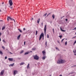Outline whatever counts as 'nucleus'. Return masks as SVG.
I'll return each mask as SVG.
<instances>
[{
	"label": "nucleus",
	"mask_w": 76,
	"mask_h": 76,
	"mask_svg": "<svg viewBox=\"0 0 76 76\" xmlns=\"http://www.w3.org/2000/svg\"><path fill=\"white\" fill-rule=\"evenodd\" d=\"M66 62V61L64 60H63L62 59H59L57 61V63L58 64H63Z\"/></svg>",
	"instance_id": "nucleus-1"
},
{
	"label": "nucleus",
	"mask_w": 76,
	"mask_h": 76,
	"mask_svg": "<svg viewBox=\"0 0 76 76\" xmlns=\"http://www.w3.org/2000/svg\"><path fill=\"white\" fill-rule=\"evenodd\" d=\"M20 34L17 37L18 39H19L20 38Z\"/></svg>",
	"instance_id": "nucleus-14"
},
{
	"label": "nucleus",
	"mask_w": 76,
	"mask_h": 76,
	"mask_svg": "<svg viewBox=\"0 0 76 76\" xmlns=\"http://www.w3.org/2000/svg\"><path fill=\"white\" fill-rule=\"evenodd\" d=\"M9 2L10 6H11L13 5V2H12V0H10Z\"/></svg>",
	"instance_id": "nucleus-3"
},
{
	"label": "nucleus",
	"mask_w": 76,
	"mask_h": 76,
	"mask_svg": "<svg viewBox=\"0 0 76 76\" xmlns=\"http://www.w3.org/2000/svg\"><path fill=\"white\" fill-rule=\"evenodd\" d=\"M74 66L75 67H76V65H75Z\"/></svg>",
	"instance_id": "nucleus-49"
},
{
	"label": "nucleus",
	"mask_w": 76,
	"mask_h": 76,
	"mask_svg": "<svg viewBox=\"0 0 76 76\" xmlns=\"http://www.w3.org/2000/svg\"><path fill=\"white\" fill-rule=\"evenodd\" d=\"M25 64V63H24L23 62H22L21 63L20 65V66H22V65H23V64Z\"/></svg>",
	"instance_id": "nucleus-20"
},
{
	"label": "nucleus",
	"mask_w": 76,
	"mask_h": 76,
	"mask_svg": "<svg viewBox=\"0 0 76 76\" xmlns=\"http://www.w3.org/2000/svg\"><path fill=\"white\" fill-rule=\"evenodd\" d=\"M68 16H69V15H68Z\"/></svg>",
	"instance_id": "nucleus-61"
},
{
	"label": "nucleus",
	"mask_w": 76,
	"mask_h": 76,
	"mask_svg": "<svg viewBox=\"0 0 76 76\" xmlns=\"http://www.w3.org/2000/svg\"><path fill=\"white\" fill-rule=\"evenodd\" d=\"M37 34H38V31H36V34H35L36 35H37Z\"/></svg>",
	"instance_id": "nucleus-23"
},
{
	"label": "nucleus",
	"mask_w": 76,
	"mask_h": 76,
	"mask_svg": "<svg viewBox=\"0 0 76 76\" xmlns=\"http://www.w3.org/2000/svg\"><path fill=\"white\" fill-rule=\"evenodd\" d=\"M57 42H58V43H59V44H60V42H59V41H58Z\"/></svg>",
	"instance_id": "nucleus-43"
},
{
	"label": "nucleus",
	"mask_w": 76,
	"mask_h": 76,
	"mask_svg": "<svg viewBox=\"0 0 76 76\" xmlns=\"http://www.w3.org/2000/svg\"><path fill=\"white\" fill-rule=\"evenodd\" d=\"M40 21V18H39L37 20V23H39V21Z\"/></svg>",
	"instance_id": "nucleus-11"
},
{
	"label": "nucleus",
	"mask_w": 76,
	"mask_h": 76,
	"mask_svg": "<svg viewBox=\"0 0 76 76\" xmlns=\"http://www.w3.org/2000/svg\"><path fill=\"white\" fill-rule=\"evenodd\" d=\"M75 34H76V32L75 33Z\"/></svg>",
	"instance_id": "nucleus-63"
},
{
	"label": "nucleus",
	"mask_w": 76,
	"mask_h": 76,
	"mask_svg": "<svg viewBox=\"0 0 76 76\" xmlns=\"http://www.w3.org/2000/svg\"><path fill=\"white\" fill-rule=\"evenodd\" d=\"M13 59L12 58H9L8 59V60L9 61H13Z\"/></svg>",
	"instance_id": "nucleus-10"
},
{
	"label": "nucleus",
	"mask_w": 76,
	"mask_h": 76,
	"mask_svg": "<svg viewBox=\"0 0 76 76\" xmlns=\"http://www.w3.org/2000/svg\"><path fill=\"white\" fill-rule=\"evenodd\" d=\"M53 33H54V28H53Z\"/></svg>",
	"instance_id": "nucleus-37"
},
{
	"label": "nucleus",
	"mask_w": 76,
	"mask_h": 76,
	"mask_svg": "<svg viewBox=\"0 0 76 76\" xmlns=\"http://www.w3.org/2000/svg\"><path fill=\"white\" fill-rule=\"evenodd\" d=\"M29 67V64H28L27 65V69H28Z\"/></svg>",
	"instance_id": "nucleus-24"
},
{
	"label": "nucleus",
	"mask_w": 76,
	"mask_h": 76,
	"mask_svg": "<svg viewBox=\"0 0 76 76\" xmlns=\"http://www.w3.org/2000/svg\"><path fill=\"white\" fill-rule=\"evenodd\" d=\"M2 48H3V50H5V47H4V46H2Z\"/></svg>",
	"instance_id": "nucleus-29"
},
{
	"label": "nucleus",
	"mask_w": 76,
	"mask_h": 76,
	"mask_svg": "<svg viewBox=\"0 0 76 76\" xmlns=\"http://www.w3.org/2000/svg\"><path fill=\"white\" fill-rule=\"evenodd\" d=\"M7 56H5V59H7Z\"/></svg>",
	"instance_id": "nucleus-33"
},
{
	"label": "nucleus",
	"mask_w": 76,
	"mask_h": 76,
	"mask_svg": "<svg viewBox=\"0 0 76 76\" xmlns=\"http://www.w3.org/2000/svg\"><path fill=\"white\" fill-rule=\"evenodd\" d=\"M60 29H61V30L62 31H63V32H65V31H66V30H63L62 29V28H60Z\"/></svg>",
	"instance_id": "nucleus-19"
},
{
	"label": "nucleus",
	"mask_w": 76,
	"mask_h": 76,
	"mask_svg": "<svg viewBox=\"0 0 76 76\" xmlns=\"http://www.w3.org/2000/svg\"><path fill=\"white\" fill-rule=\"evenodd\" d=\"M31 53H32V51H30Z\"/></svg>",
	"instance_id": "nucleus-58"
},
{
	"label": "nucleus",
	"mask_w": 76,
	"mask_h": 76,
	"mask_svg": "<svg viewBox=\"0 0 76 76\" xmlns=\"http://www.w3.org/2000/svg\"><path fill=\"white\" fill-rule=\"evenodd\" d=\"M31 20H34V18H31Z\"/></svg>",
	"instance_id": "nucleus-39"
},
{
	"label": "nucleus",
	"mask_w": 76,
	"mask_h": 76,
	"mask_svg": "<svg viewBox=\"0 0 76 76\" xmlns=\"http://www.w3.org/2000/svg\"><path fill=\"white\" fill-rule=\"evenodd\" d=\"M48 15H50V13H49V14H48Z\"/></svg>",
	"instance_id": "nucleus-59"
},
{
	"label": "nucleus",
	"mask_w": 76,
	"mask_h": 76,
	"mask_svg": "<svg viewBox=\"0 0 76 76\" xmlns=\"http://www.w3.org/2000/svg\"><path fill=\"white\" fill-rule=\"evenodd\" d=\"M12 20H13V21H14V22H15V20H14V19H12Z\"/></svg>",
	"instance_id": "nucleus-38"
},
{
	"label": "nucleus",
	"mask_w": 76,
	"mask_h": 76,
	"mask_svg": "<svg viewBox=\"0 0 76 76\" xmlns=\"http://www.w3.org/2000/svg\"><path fill=\"white\" fill-rule=\"evenodd\" d=\"M34 58L35 59V60H38V59H39V57L37 55L34 56Z\"/></svg>",
	"instance_id": "nucleus-2"
},
{
	"label": "nucleus",
	"mask_w": 76,
	"mask_h": 76,
	"mask_svg": "<svg viewBox=\"0 0 76 76\" xmlns=\"http://www.w3.org/2000/svg\"><path fill=\"white\" fill-rule=\"evenodd\" d=\"M18 73V72L16 70H15L14 71V76H15L16 75V74H17V73Z\"/></svg>",
	"instance_id": "nucleus-5"
},
{
	"label": "nucleus",
	"mask_w": 76,
	"mask_h": 76,
	"mask_svg": "<svg viewBox=\"0 0 76 76\" xmlns=\"http://www.w3.org/2000/svg\"><path fill=\"white\" fill-rule=\"evenodd\" d=\"M5 28H6V27H5V26L3 27L2 28V31L4 30V29Z\"/></svg>",
	"instance_id": "nucleus-16"
},
{
	"label": "nucleus",
	"mask_w": 76,
	"mask_h": 76,
	"mask_svg": "<svg viewBox=\"0 0 76 76\" xmlns=\"http://www.w3.org/2000/svg\"><path fill=\"white\" fill-rule=\"evenodd\" d=\"M45 58H46V56H44L42 58V60H45Z\"/></svg>",
	"instance_id": "nucleus-13"
},
{
	"label": "nucleus",
	"mask_w": 76,
	"mask_h": 76,
	"mask_svg": "<svg viewBox=\"0 0 76 76\" xmlns=\"http://www.w3.org/2000/svg\"><path fill=\"white\" fill-rule=\"evenodd\" d=\"M11 9H12V7H11Z\"/></svg>",
	"instance_id": "nucleus-56"
},
{
	"label": "nucleus",
	"mask_w": 76,
	"mask_h": 76,
	"mask_svg": "<svg viewBox=\"0 0 76 76\" xmlns=\"http://www.w3.org/2000/svg\"><path fill=\"white\" fill-rule=\"evenodd\" d=\"M73 38H75V37H74L72 38V39H73Z\"/></svg>",
	"instance_id": "nucleus-51"
},
{
	"label": "nucleus",
	"mask_w": 76,
	"mask_h": 76,
	"mask_svg": "<svg viewBox=\"0 0 76 76\" xmlns=\"http://www.w3.org/2000/svg\"><path fill=\"white\" fill-rule=\"evenodd\" d=\"M15 64L14 63H13L12 64H10V65L9 66H13V65Z\"/></svg>",
	"instance_id": "nucleus-18"
},
{
	"label": "nucleus",
	"mask_w": 76,
	"mask_h": 76,
	"mask_svg": "<svg viewBox=\"0 0 76 76\" xmlns=\"http://www.w3.org/2000/svg\"><path fill=\"white\" fill-rule=\"evenodd\" d=\"M26 43V42L25 41L24 43V45H25V43Z\"/></svg>",
	"instance_id": "nucleus-35"
},
{
	"label": "nucleus",
	"mask_w": 76,
	"mask_h": 76,
	"mask_svg": "<svg viewBox=\"0 0 76 76\" xmlns=\"http://www.w3.org/2000/svg\"><path fill=\"white\" fill-rule=\"evenodd\" d=\"M49 76H51V75H50Z\"/></svg>",
	"instance_id": "nucleus-62"
},
{
	"label": "nucleus",
	"mask_w": 76,
	"mask_h": 76,
	"mask_svg": "<svg viewBox=\"0 0 76 76\" xmlns=\"http://www.w3.org/2000/svg\"><path fill=\"white\" fill-rule=\"evenodd\" d=\"M18 30L20 32L22 33V30L19 29H18Z\"/></svg>",
	"instance_id": "nucleus-22"
},
{
	"label": "nucleus",
	"mask_w": 76,
	"mask_h": 76,
	"mask_svg": "<svg viewBox=\"0 0 76 76\" xmlns=\"http://www.w3.org/2000/svg\"><path fill=\"white\" fill-rule=\"evenodd\" d=\"M23 51H23V50H22L20 52V54H22V53H23Z\"/></svg>",
	"instance_id": "nucleus-26"
},
{
	"label": "nucleus",
	"mask_w": 76,
	"mask_h": 76,
	"mask_svg": "<svg viewBox=\"0 0 76 76\" xmlns=\"http://www.w3.org/2000/svg\"><path fill=\"white\" fill-rule=\"evenodd\" d=\"M56 50H58V51H59V49H58V48H56Z\"/></svg>",
	"instance_id": "nucleus-28"
},
{
	"label": "nucleus",
	"mask_w": 76,
	"mask_h": 76,
	"mask_svg": "<svg viewBox=\"0 0 76 76\" xmlns=\"http://www.w3.org/2000/svg\"><path fill=\"white\" fill-rule=\"evenodd\" d=\"M66 21H67V19H66Z\"/></svg>",
	"instance_id": "nucleus-45"
},
{
	"label": "nucleus",
	"mask_w": 76,
	"mask_h": 76,
	"mask_svg": "<svg viewBox=\"0 0 76 76\" xmlns=\"http://www.w3.org/2000/svg\"><path fill=\"white\" fill-rule=\"evenodd\" d=\"M64 40V39H63L61 40V42H63V41Z\"/></svg>",
	"instance_id": "nucleus-40"
},
{
	"label": "nucleus",
	"mask_w": 76,
	"mask_h": 76,
	"mask_svg": "<svg viewBox=\"0 0 76 76\" xmlns=\"http://www.w3.org/2000/svg\"><path fill=\"white\" fill-rule=\"evenodd\" d=\"M59 37L60 38H61V37H62V36H59Z\"/></svg>",
	"instance_id": "nucleus-42"
},
{
	"label": "nucleus",
	"mask_w": 76,
	"mask_h": 76,
	"mask_svg": "<svg viewBox=\"0 0 76 76\" xmlns=\"http://www.w3.org/2000/svg\"><path fill=\"white\" fill-rule=\"evenodd\" d=\"M23 31H25V28H24L23 29Z\"/></svg>",
	"instance_id": "nucleus-44"
},
{
	"label": "nucleus",
	"mask_w": 76,
	"mask_h": 76,
	"mask_svg": "<svg viewBox=\"0 0 76 76\" xmlns=\"http://www.w3.org/2000/svg\"><path fill=\"white\" fill-rule=\"evenodd\" d=\"M47 38H49V35L48 34H47Z\"/></svg>",
	"instance_id": "nucleus-31"
},
{
	"label": "nucleus",
	"mask_w": 76,
	"mask_h": 76,
	"mask_svg": "<svg viewBox=\"0 0 76 76\" xmlns=\"http://www.w3.org/2000/svg\"><path fill=\"white\" fill-rule=\"evenodd\" d=\"M0 54H1V55H3V52L2 51H1V50H0Z\"/></svg>",
	"instance_id": "nucleus-17"
},
{
	"label": "nucleus",
	"mask_w": 76,
	"mask_h": 76,
	"mask_svg": "<svg viewBox=\"0 0 76 76\" xmlns=\"http://www.w3.org/2000/svg\"><path fill=\"white\" fill-rule=\"evenodd\" d=\"M47 13H45L44 15H43V16H45L47 15Z\"/></svg>",
	"instance_id": "nucleus-27"
},
{
	"label": "nucleus",
	"mask_w": 76,
	"mask_h": 76,
	"mask_svg": "<svg viewBox=\"0 0 76 76\" xmlns=\"http://www.w3.org/2000/svg\"><path fill=\"white\" fill-rule=\"evenodd\" d=\"M74 55H75V56H76V54H74Z\"/></svg>",
	"instance_id": "nucleus-50"
},
{
	"label": "nucleus",
	"mask_w": 76,
	"mask_h": 76,
	"mask_svg": "<svg viewBox=\"0 0 76 76\" xmlns=\"http://www.w3.org/2000/svg\"><path fill=\"white\" fill-rule=\"evenodd\" d=\"M46 26H47V25H45L44 28V32H45V35L46 34V30L47 29V28L46 27Z\"/></svg>",
	"instance_id": "nucleus-4"
},
{
	"label": "nucleus",
	"mask_w": 76,
	"mask_h": 76,
	"mask_svg": "<svg viewBox=\"0 0 76 76\" xmlns=\"http://www.w3.org/2000/svg\"><path fill=\"white\" fill-rule=\"evenodd\" d=\"M43 37V39H44V37Z\"/></svg>",
	"instance_id": "nucleus-55"
},
{
	"label": "nucleus",
	"mask_w": 76,
	"mask_h": 76,
	"mask_svg": "<svg viewBox=\"0 0 76 76\" xmlns=\"http://www.w3.org/2000/svg\"><path fill=\"white\" fill-rule=\"evenodd\" d=\"M45 45L46 46V47H47V41H46L45 43Z\"/></svg>",
	"instance_id": "nucleus-21"
},
{
	"label": "nucleus",
	"mask_w": 76,
	"mask_h": 76,
	"mask_svg": "<svg viewBox=\"0 0 76 76\" xmlns=\"http://www.w3.org/2000/svg\"><path fill=\"white\" fill-rule=\"evenodd\" d=\"M48 15H49L48 14L47 15V16H48Z\"/></svg>",
	"instance_id": "nucleus-57"
},
{
	"label": "nucleus",
	"mask_w": 76,
	"mask_h": 76,
	"mask_svg": "<svg viewBox=\"0 0 76 76\" xmlns=\"http://www.w3.org/2000/svg\"><path fill=\"white\" fill-rule=\"evenodd\" d=\"M30 53V52H29V51L26 52L25 53L24 55H27V54H29V53Z\"/></svg>",
	"instance_id": "nucleus-9"
},
{
	"label": "nucleus",
	"mask_w": 76,
	"mask_h": 76,
	"mask_svg": "<svg viewBox=\"0 0 76 76\" xmlns=\"http://www.w3.org/2000/svg\"><path fill=\"white\" fill-rule=\"evenodd\" d=\"M42 53H43V56H45V51H43L42 52Z\"/></svg>",
	"instance_id": "nucleus-12"
},
{
	"label": "nucleus",
	"mask_w": 76,
	"mask_h": 76,
	"mask_svg": "<svg viewBox=\"0 0 76 76\" xmlns=\"http://www.w3.org/2000/svg\"><path fill=\"white\" fill-rule=\"evenodd\" d=\"M41 26H43V23H42L41 24Z\"/></svg>",
	"instance_id": "nucleus-34"
},
{
	"label": "nucleus",
	"mask_w": 76,
	"mask_h": 76,
	"mask_svg": "<svg viewBox=\"0 0 76 76\" xmlns=\"http://www.w3.org/2000/svg\"><path fill=\"white\" fill-rule=\"evenodd\" d=\"M18 59H19V60H20V58H18Z\"/></svg>",
	"instance_id": "nucleus-47"
},
{
	"label": "nucleus",
	"mask_w": 76,
	"mask_h": 76,
	"mask_svg": "<svg viewBox=\"0 0 76 76\" xmlns=\"http://www.w3.org/2000/svg\"><path fill=\"white\" fill-rule=\"evenodd\" d=\"M0 12H1V10H0Z\"/></svg>",
	"instance_id": "nucleus-60"
},
{
	"label": "nucleus",
	"mask_w": 76,
	"mask_h": 76,
	"mask_svg": "<svg viewBox=\"0 0 76 76\" xmlns=\"http://www.w3.org/2000/svg\"><path fill=\"white\" fill-rule=\"evenodd\" d=\"M3 42H6L5 41V40H4V39L3 40Z\"/></svg>",
	"instance_id": "nucleus-36"
},
{
	"label": "nucleus",
	"mask_w": 76,
	"mask_h": 76,
	"mask_svg": "<svg viewBox=\"0 0 76 76\" xmlns=\"http://www.w3.org/2000/svg\"><path fill=\"white\" fill-rule=\"evenodd\" d=\"M59 76H62V75H60Z\"/></svg>",
	"instance_id": "nucleus-53"
},
{
	"label": "nucleus",
	"mask_w": 76,
	"mask_h": 76,
	"mask_svg": "<svg viewBox=\"0 0 76 76\" xmlns=\"http://www.w3.org/2000/svg\"><path fill=\"white\" fill-rule=\"evenodd\" d=\"M10 19L11 20H12V18L10 17H8L7 18V21H9V19Z\"/></svg>",
	"instance_id": "nucleus-7"
},
{
	"label": "nucleus",
	"mask_w": 76,
	"mask_h": 76,
	"mask_svg": "<svg viewBox=\"0 0 76 76\" xmlns=\"http://www.w3.org/2000/svg\"><path fill=\"white\" fill-rule=\"evenodd\" d=\"M36 50V48H34L32 49V51H34Z\"/></svg>",
	"instance_id": "nucleus-15"
},
{
	"label": "nucleus",
	"mask_w": 76,
	"mask_h": 76,
	"mask_svg": "<svg viewBox=\"0 0 76 76\" xmlns=\"http://www.w3.org/2000/svg\"><path fill=\"white\" fill-rule=\"evenodd\" d=\"M4 4V2H2V4Z\"/></svg>",
	"instance_id": "nucleus-48"
},
{
	"label": "nucleus",
	"mask_w": 76,
	"mask_h": 76,
	"mask_svg": "<svg viewBox=\"0 0 76 76\" xmlns=\"http://www.w3.org/2000/svg\"><path fill=\"white\" fill-rule=\"evenodd\" d=\"M1 33L0 32V36H1Z\"/></svg>",
	"instance_id": "nucleus-46"
},
{
	"label": "nucleus",
	"mask_w": 76,
	"mask_h": 76,
	"mask_svg": "<svg viewBox=\"0 0 76 76\" xmlns=\"http://www.w3.org/2000/svg\"><path fill=\"white\" fill-rule=\"evenodd\" d=\"M54 17H55V16L54 15H52V18L53 19H54Z\"/></svg>",
	"instance_id": "nucleus-25"
},
{
	"label": "nucleus",
	"mask_w": 76,
	"mask_h": 76,
	"mask_svg": "<svg viewBox=\"0 0 76 76\" xmlns=\"http://www.w3.org/2000/svg\"><path fill=\"white\" fill-rule=\"evenodd\" d=\"M4 70H2L1 72V75H3L4 74Z\"/></svg>",
	"instance_id": "nucleus-6"
},
{
	"label": "nucleus",
	"mask_w": 76,
	"mask_h": 76,
	"mask_svg": "<svg viewBox=\"0 0 76 76\" xmlns=\"http://www.w3.org/2000/svg\"><path fill=\"white\" fill-rule=\"evenodd\" d=\"M75 29H76V27H75V28H74V29H73V30H75Z\"/></svg>",
	"instance_id": "nucleus-41"
},
{
	"label": "nucleus",
	"mask_w": 76,
	"mask_h": 76,
	"mask_svg": "<svg viewBox=\"0 0 76 76\" xmlns=\"http://www.w3.org/2000/svg\"><path fill=\"white\" fill-rule=\"evenodd\" d=\"M42 38V37H41L40 36V37L39 38V40L40 41L41 40V38Z\"/></svg>",
	"instance_id": "nucleus-32"
},
{
	"label": "nucleus",
	"mask_w": 76,
	"mask_h": 76,
	"mask_svg": "<svg viewBox=\"0 0 76 76\" xmlns=\"http://www.w3.org/2000/svg\"><path fill=\"white\" fill-rule=\"evenodd\" d=\"M67 44V41H66L65 42V45H66Z\"/></svg>",
	"instance_id": "nucleus-30"
},
{
	"label": "nucleus",
	"mask_w": 76,
	"mask_h": 76,
	"mask_svg": "<svg viewBox=\"0 0 76 76\" xmlns=\"http://www.w3.org/2000/svg\"><path fill=\"white\" fill-rule=\"evenodd\" d=\"M0 41H1V39L0 38Z\"/></svg>",
	"instance_id": "nucleus-54"
},
{
	"label": "nucleus",
	"mask_w": 76,
	"mask_h": 76,
	"mask_svg": "<svg viewBox=\"0 0 76 76\" xmlns=\"http://www.w3.org/2000/svg\"><path fill=\"white\" fill-rule=\"evenodd\" d=\"M10 54H12L11 52H10Z\"/></svg>",
	"instance_id": "nucleus-52"
},
{
	"label": "nucleus",
	"mask_w": 76,
	"mask_h": 76,
	"mask_svg": "<svg viewBox=\"0 0 76 76\" xmlns=\"http://www.w3.org/2000/svg\"><path fill=\"white\" fill-rule=\"evenodd\" d=\"M44 33H42V34H41L40 37H44Z\"/></svg>",
	"instance_id": "nucleus-8"
}]
</instances>
